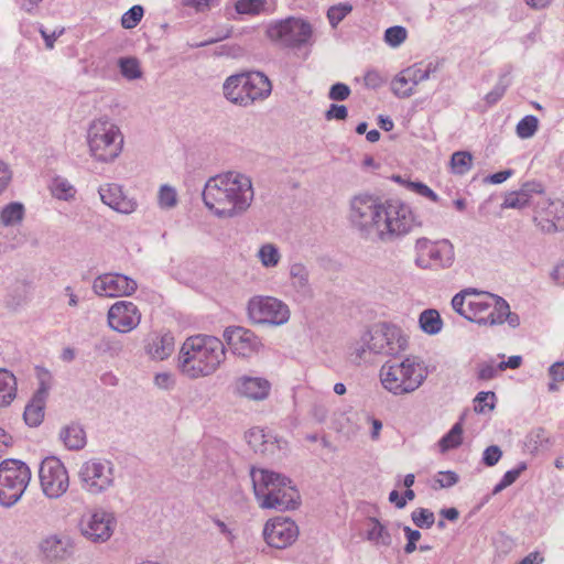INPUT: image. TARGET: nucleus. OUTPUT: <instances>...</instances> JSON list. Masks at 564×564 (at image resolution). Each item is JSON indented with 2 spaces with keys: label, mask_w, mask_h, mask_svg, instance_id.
Wrapping results in <instances>:
<instances>
[{
  "label": "nucleus",
  "mask_w": 564,
  "mask_h": 564,
  "mask_svg": "<svg viewBox=\"0 0 564 564\" xmlns=\"http://www.w3.org/2000/svg\"><path fill=\"white\" fill-rule=\"evenodd\" d=\"M246 437H247L249 445L256 452L259 451L261 453H265L267 448L264 447V445H265L267 441H264L265 435L263 434L262 430H259V429L250 430L247 433Z\"/></svg>",
  "instance_id": "51"
},
{
  "label": "nucleus",
  "mask_w": 564,
  "mask_h": 564,
  "mask_svg": "<svg viewBox=\"0 0 564 564\" xmlns=\"http://www.w3.org/2000/svg\"><path fill=\"white\" fill-rule=\"evenodd\" d=\"M61 440L64 442L65 446L69 449H80L86 444V433L84 429L76 423H72L65 426L61 431Z\"/></svg>",
  "instance_id": "30"
},
{
  "label": "nucleus",
  "mask_w": 564,
  "mask_h": 564,
  "mask_svg": "<svg viewBox=\"0 0 564 564\" xmlns=\"http://www.w3.org/2000/svg\"><path fill=\"white\" fill-rule=\"evenodd\" d=\"M268 37L285 47H299L312 36L311 24L297 18H286L271 23L267 29Z\"/></svg>",
  "instance_id": "14"
},
{
  "label": "nucleus",
  "mask_w": 564,
  "mask_h": 564,
  "mask_svg": "<svg viewBox=\"0 0 564 564\" xmlns=\"http://www.w3.org/2000/svg\"><path fill=\"white\" fill-rule=\"evenodd\" d=\"M438 69V63L430 62L426 65L423 63H416L404 69V75L408 76V80H412L414 86H417L420 83L427 80L432 73H435Z\"/></svg>",
  "instance_id": "33"
},
{
  "label": "nucleus",
  "mask_w": 564,
  "mask_h": 564,
  "mask_svg": "<svg viewBox=\"0 0 564 564\" xmlns=\"http://www.w3.org/2000/svg\"><path fill=\"white\" fill-rule=\"evenodd\" d=\"M247 313L252 324L271 327L284 325L291 317L289 305L282 300L269 295L252 296L248 301Z\"/></svg>",
  "instance_id": "12"
},
{
  "label": "nucleus",
  "mask_w": 564,
  "mask_h": 564,
  "mask_svg": "<svg viewBox=\"0 0 564 564\" xmlns=\"http://www.w3.org/2000/svg\"><path fill=\"white\" fill-rule=\"evenodd\" d=\"M40 485L50 499L61 498L69 487V476L64 464L56 457H46L39 469Z\"/></svg>",
  "instance_id": "15"
},
{
  "label": "nucleus",
  "mask_w": 564,
  "mask_h": 564,
  "mask_svg": "<svg viewBox=\"0 0 564 564\" xmlns=\"http://www.w3.org/2000/svg\"><path fill=\"white\" fill-rule=\"evenodd\" d=\"M250 476L254 496L262 509L285 511L300 505V494L285 476L256 468L251 469Z\"/></svg>",
  "instance_id": "4"
},
{
  "label": "nucleus",
  "mask_w": 564,
  "mask_h": 564,
  "mask_svg": "<svg viewBox=\"0 0 564 564\" xmlns=\"http://www.w3.org/2000/svg\"><path fill=\"white\" fill-rule=\"evenodd\" d=\"M116 524V517L112 512L98 509L82 519L80 532L93 543H105L113 534Z\"/></svg>",
  "instance_id": "16"
},
{
  "label": "nucleus",
  "mask_w": 564,
  "mask_h": 564,
  "mask_svg": "<svg viewBox=\"0 0 564 564\" xmlns=\"http://www.w3.org/2000/svg\"><path fill=\"white\" fill-rule=\"evenodd\" d=\"M362 345L356 348L359 359H366L367 352L395 356L408 347V339L402 335L399 327L393 325H381L361 337Z\"/></svg>",
  "instance_id": "9"
},
{
  "label": "nucleus",
  "mask_w": 564,
  "mask_h": 564,
  "mask_svg": "<svg viewBox=\"0 0 564 564\" xmlns=\"http://www.w3.org/2000/svg\"><path fill=\"white\" fill-rule=\"evenodd\" d=\"M352 10V7L349 3H339L333 6L327 11V18L333 28H336L347 14H349Z\"/></svg>",
  "instance_id": "47"
},
{
  "label": "nucleus",
  "mask_w": 564,
  "mask_h": 564,
  "mask_svg": "<svg viewBox=\"0 0 564 564\" xmlns=\"http://www.w3.org/2000/svg\"><path fill=\"white\" fill-rule=\"evenodd\" d=\"M267 0H238L235 9L239 14L257 15L265 11Z\"/></svg>",
  "instance_id": "43"
},
{
  "label": "nucleus",
  "mask_w": 564,
  "mask_h": 564,
  "mask_svg": "<svg viewBox=\"0 0 564 564\" xmlns=\"http://www.w3.org/2000/svg\"><path fill=\"white\" fill-rule=\"evenodd\" d=\"M411 519L416 527L426 529L431 528L435 521L434 513L424 508L415 509L411 514Z\"/></svg>",
  "instance_id": "50"
},
{
  "label": "nucleus",
  "mask_w": 564,
  "mask_h": 564,
  "mask_svg": "<svg viewBox=\"0 0 564 564\" xmlns=\"http://www.w3.org/2000/svg\"><path fill=\"white\" fill-rule=\"evenodd\" d=\"M40 549L46 558L62 561L70 555L72 543L66 536L50 535L41 542Z\"/></svg>",
  "instance_id": "27"
},
{
  "label": "nucleus",
  "mask_w": 564,
  "mask_h": 564,
  "mask_svg": "<svg viewBox=\"0 0 564 564\" xmlns=\"http://www.w3.org/2000/svg\"><path fill=\"white\" fill-rule=\"evenodd\" d=\"M137 282L120 273H105L97 276L93 283L94 292L99 296H129L135 292Z\"/></svg>",
  "instance_id": "19"
},
{
  "label": "nucleus",
  "mask_w": 564,
  "mask_h": 564,
  "mask_svg": "<svg viewBox=\"0 0 564 564\" xmlns=\"http://www.w3.org/2000/svg\"><path fill=\"white\" fill-rule=\"evenodd\" d=\"M495 398L496 395L494 392H479L475 398V411L482 413L486 408L492 410L495 408Z\"/></svg>",
  "instance_id": "52"
},
{
  "label": "nucleus",
  "mask_w": 564,
  "mask_h": 564,
  "mask_svg": "<svg viewBox=\"0 0 564 564\" xmlns=\"http://www.w3.org/2000/svg\"><path fill=\"white\" fill-rule=\"evenodd\" d=\"M224 337L235 355L250 357L262 348L261 339L250 329L234 326L224 332Z\"/></svg>",
  "instance_id": "21"
},
{
  "label": "nucleus",
  "mask_w": 564,
  "mask_h": 564,
  "mask_svg": "<svg viewBox=\"0 0 564 564\" xmlns=\"http://www.w3.org/2000/svg\"><path fill=\"white\" fill-rule=\"evenodd\" d=\"M32 284L28 281H18L10 291L8 306L15 308L26 303L30 299Z\"/></svg>",
  "instance_id": "35"
},
{
  "label": "nucleus",
  "mask_w": 564,
  "mask_h": 564,
  "mask_svg": "<svg viewBox=\"0 0 564 564\" xmlns=\"http://www.w3.org/2000/svg\"><path fill=\"white\" fill-rule=\"evenodd\" d=\"M98 193L101 202L118 213L132 214L138 207L137 200L126 195L122 186L118 184H104L99 187Z\"/></svg>",
  "instance_id": "23"
},
{
  "label": "nucleus",
  "mask_w": 564,
  "mask_h": 564,
  "mask_svg": "<svg viewBox=\"0 0 564 564\" xmlns=\"http://www.w3.org/2000/svg\"><path fill=\"white\" fill-rule=\"evenodd\" d=\"M24 216V206L21 203L12 202L6 205L0 212V223L3 226H13L20 223Z\"/></svg>",
  "instance_id": "36"
},
{
  "label": "nucleus",
  "mask_w": 564,
  "mask_h": 564,
  "mask_svg": "<svg viewBox=\"0 0 564 564\" xmlns=\"http://www.w3.org/2000/svg\"><path fill=\"white\" fill-rule=\"evenodd\" d=\"M411 186L414 188V191L424 197L430 198L433 202H438V196L435 194L429 186H426L423 183H412Z\"/></svg>",
  "instance_id": "63"
},
{
  "label": "nucleus",
  "mask_w": 564,
  "mask_h": 564,
  "mask_svg": "<svg viewBox=\"0 0 564 564\" xmlns=\"http://www.w3.org/2000/svg\"><path fill=\"white\" fill-rule=\"evenodd\" d=\"M429 369L419 357L408 356L402 361H387L379 371L382 387L393 395L416 391L426 380Z\"/></svg>",
  "instance_id": "7"
},
{
  "label": "nucleus",
  "mask_w": 564,
  "mask_h": 564,
  "mask_svg": "<svg viewBox=\"0 0 564 564\" xmlns=\"http://www.w3.org/2000/svg\"><path fill=\"white\" fill-rule=\"evenodd\" d=\"M226 360L224 343L209 335L188 337L178 354V370L189 379L214 375Z\"/></svg>",
  "instance_id": "3"
},
{
  "label": "nucleus",
  "mask_w": 564,
  "mask_h": 564,
  "mask_svg": "<svg viewBox=\"0 0 564 564\" xmlns=\"http://www.w3.org/2000/svg\"><path fill=\"white\" fill-rule=\"evenodd\" d=\"M121 75L128 80H134L142 77L140 62L135 57H121L118 61Z\"/></svg>",
  "instance_id": "39"
},
{
  "label": "nucleus",
  "mask_w": 564,
  "mask_h": 564,
  "mask_svg": "<svg viewBox=\"0 0 564 564\" xmlns=\"http://www.w3.org/2000/svg\"><path fill=\"white\" fill-rule=\"evenodd\" d=\"M263 536L270 546L285 549L296 541L299 528L292 519L276 517L265 523Z\"/></svg>",
  "instance_id": "18"
},
{
  "label": "nucleus",
  "mask_w": 564,
  "mask_h": 564,
  "mask_svg": "<svg viewBox=\"0 0 564 564\" xmlns=\"http://www.w3.org/2000/svg\"><path fill=\"white\" fill-rule=\"evenodd\" d=\"M178 203L176 189L167 184L160 187L158 204L162 209H172Z\"/></svg>",
  "instance_id": "44"
},
{
  "label": "nucleus",
  "mask_w": 564,
  "mask_h": 564,
  "mask_svg": "<svg viewBox=\"0 0 564 564\" xmlns=\"http://www.w3.org/2000/svg\"><path fill=\"white\" fill-rule=\"evenodd\" d=\"M12 176L13 173L10 166L0 160V196L8 189L12 181Z\"/></svg>",
  "instance_id": "58"
},
{
  "label": "nucleus",
  "mask_w": 564,
  "mask_h": 564,
  "mask_svg": "<svg viewBox=\"0 0 564 564\" xmlns=\"http://www.w3.org/2000/svg\"><path fill=\"white\" fill-rule=\"evenodd\" d=\"M257 258L263 268L273 269L281 262L282 254L274 243L267 242L260 246Z\"/></svg>",
  "instance_id": "32"
},
{
  "label": "nucleus",
  "mask_w": 564,
  "mask_h": 564,
  "mask_svg": "<svg viewBox=\"0 0 564 564\" xmlns=\"http://www.w3.org/2000/svg\"><path fill=\"white\" fill-rule=\"evenodd\" d=\"M86 143L88 153L95 162L111 164L123 151L124 135L112 119L101 116L89 122Z\"/></svg>",
  "instance_id": "6"
},
{
  "label": "nucleus",
  "mask_w": 564,
  "mask_h": 564,
  "mask_svg": "<svg viewBox=\"0 0 564 564\" xmlns=\"http://www.w3.org/2000/svg\"><path fill=\"white\" fill-rule=\"evenodd\" d=\"M51 192L54 197L63 200H68L74 198L76 189L67 180L56 177L52 182Z\"/></svg>",
  "instance_id": "42"
},
{
  "label": "nucleus",
  "mask_w": 564,
  "mask_h": 564,
  "mask_svg": "<svg viewBox=\"0 0 564 564\" xmlns=\"http://www.w3.org/2000/svg\"><path fill=\"white\" fill-rule=\"evenodd\" d=\"M224 96L240 107H249L264 100L272 91L270 79L260 72H247L229 76L223 85Z\"/></svg>",
  "instance_id": "8"
},
{
  "label": "nucleus",
  "mask_w": 564,
  "mask_h": 564,
  "mask_svg": "<svg viewBox=\"0 0 564 564\" xmlns=\"http://www.w3.org/2000/svg\"><path fill=\"white\" fill-rule=\"evenodd\" d=\"M107 318L111 329L118 333H129L140 324L141 313L132 302L118 301L110 306Z\"/></svg>",
  "instance_id": "20"
},
{
  "label": "nucleus",
  "mask_w": 564,
  "mask_h": 564,
  "mask_svg": "<svg viewBox=\"0 0 564 564\" xmlns=\"http://www.w3.org/2000/svg\"><path fill=\"white\" fill-rule=\"evenodd\" d=\"M473 166V155L468 151H457L452 154L451 169L454 174L464 175Z\"/></svg>",
  "instance_id": "38"
},
{
  "label": "nucleus",
  "mask_w": 564,
  "mask_h": 564,
  "mask_svg": "<svg viewBox=\"0 0 564 564\" xmlns=\"http://www.w3.org/2000/svg\"><path fill=\"white\" fill-rule=\"evenodd\" d=\"M463 442V425L460 422L456 423L451 431L445 434L438 442L442 453L458 447Z\"/></svg>",
  "instance_id": "37"
},
{
  "label": "nucleus",
  "mask_w": 564,
  "mask_h": 564,
  "mask_svg": "<svg viewBox=\"0 0 564 564\" xmlns=\"http://www.w3.org/2000/svg\"><path fill=\"white\" fill-rule=\"evenodd\" d=\"M421 329L429 335H436L442 330L443 321L436 310L429 308L423 311L419 317Z\"/></svg>",
  "instance_id": "34"
},
{
  "label": "nucleus",
  "mask_w": 564,
  "mask_h": 564,
  "mask_svg": "<svg viewBox=\"0 0 564 564\" xmlns=\"http://www.w3.org/2000/svg\"><path fill=\"white\" fill-rule=\"evenodd\" d=\"M202 196L206 208L217 218L231 219L247 213L253 202L254 191L248 175L230 171L209 177Z\"/></svg>",
  "instance_id": "1"
},
{
  "label": "nucleus",
  "mask_w": 564,
  "mask_h": 564,
  "mask_svg": "<svg viewBox=\"0 0 564 564\" xmlns=\"http://www.w3.org/2000/svg\"><path fill=\"white\" fill-rule=\"evenodd\" d=\"M235 387L240 397L254 401L265 400L271 390V383L262 377H239L236 380Z\"/></svg>",
  "instance_id": "26"
},
{
  "label": "nucleus",
  "mask_w": 564,
  "mask_h": 564,
  "mask_svg": "<svg viewBox=\"0 0 564 564\" xmlns=\"http://www.w3.org/2000/svg\"><path fill=\"white\" fill-rule=\"evenodd\" d=\"M348 116L347 107L344 105L332 104L328 110L325 112L327 120H345Z\"/></svg>",
  "instance_id": "59"
},
{
  "label": "nucleus",
  "mask_w": 564,
  "mask_h": 564,
  "mask_svg": "<svg viewBox=\"0 0 564 564\" xmlns=\"http://www.w3.org/2000/svg\"><path fill=\"white\" fill-rule=\"evenodd\" d=\"M452 307L459 315L480 325H500L508 313V303L502 297L466 289L454 295Z\"/></svg>",
  "instance_id": "5"
},
{
  "label": "nucleus",
  "mask_w": 564,
  "mask_h": 564,
  "mask_svg": "<svg viewBox=\"0 0 564 564\" xmlns=\"http://www.w3.org/2000/svg\"><path fill=\"white\" fill-rule=\"evenodd\" d=\"M367 540L376 545L389 546L392 543L391 534L388 529L376 518L369 519V529Z\"/></svg>",
  "instance_id": "31"
},
{
  "label": "nucleus",
  "mask_w": 564,
  "mask_h": 564,
  "mask_svg": "<svg viewBox=\"0 0 564 564\" xmlns=\"http://www.w3.org/2000/svg\"><path fill=\"white\" fill-rule=\"evenodd\" d=\"M289 283L294 295L300 300H310L314 296L311 282V272L307 265L301 261L291 262L289 265Z\"/></svg>",
  "instance_id": "24"
},
{
  "label": "nucleus",
  "mask_w": 564,
  "mask_h": 564,
  "mask_svg": "<svg viewBox=\"0 0 564 564\" xmlns=\"http://www.w3.org/2000/svg\"><path fill=\"white\" fill-rule=\"evenodd\" d=\"M414 248L416 252L414 262L420 269H448L454 263V246L447 239L432 242L427 238H419Z\"/></svg>",
  "instance_id": "13"
},
{
  "label": "nucleus",
  "mask_w": 564,
  "mask_h": 564,
  "mask_svg": "<svg viewBox=\"0 0 564 564\" xmlns=\"http://www.w3.org/2000/svg\"><path fill=\"white\" fill-rule=\"evenodd\" d=\"M364 83L366 87L377 89L386 83V78L376 69H370L365 74Z\"/></svg>",
  "instance_id": "56"
},
{
  "label": "nucleus",
  "mask_w": 564,
  "mask_h": 564,
  "mask_svg": "<svg viewBox=\"0 0 564 564\" xmlns=\"http://www.w3.org/2000/svg\"><path fill=\"white\" fill-rule=\"evenodd\" d=\"M378 197L361 193L351 197L349 202L348 220L354 230L361 237L367 223L376 207Z\"/></svg>",
  "instance_id": "22"
},
{
  "label": "nucleus",
  "mask_w": 564,
  "mask_h": 564,
  "mask_svg": "<svg viewBox=\"0 0 564 564\" xmlns=\"http://www.w3.org/2000/svg\"><path fill=\"white\" fill-rule=\"evenodd\" d=\"M538 226L547 234L564 230V202L552 200L535 216Z\"/></svg>",
  "instance_id": "25"
},
{
  "label": "nucleus",
  "mask_w": 564,
  "mask_h": 564,
  "mask_svg": "<svg viewBox=\"0 0 564 564\" xmlns=\"http://www.w3.org/2000/svg\"><path fill=\"white\" fill-rule=\"evenodd\" d=\"M143 8L141 6H133L121 17V25L124 29L135 28L143 17Z\"/></svg>",
  "instance_id": "48"
},
{
  "label": "nucleus",
  "mask_w": 564,
  "mask_h": 564,
  "mask_svg": "<svg viewBox=\"0 0 564 564\" xmlns=\"http://www.w3.org/2000/svg\"><path fill=\"white\" fill-rule=\"evenodd\" d=\"M538 126L539 120L535 116H525L517 124V134L521 139L531 138L536 132Z\"/></svg>",
  "instance_id": "45"
},
{
  "label": "nucleus",
  "mask_w": 564,
  "mask_h": 564,
  "mask_svg": "<svg viewBox=\"0 0 564 564\" xmlns=\"http://www.w3.org/2000/svg\"><path fill=\"white\" fill-rule=\"evenodd\" d=\"M420 226L421 221L409 205L400 199L382 202L379 198L361 238L383 243L394 242Z\"/></svg>",
  "instance_id": "2"
},
{
  "label": "nucleus",
  "mask_w": 564,
  "mask_h": 564,
  "mask_svg": "<svg viewBox=\"0 0 564 564\" xmlns=\"http://www.w3.org/2000/svg\"><path fill=\"white\" fill-rule=\"evenodd\" d=\"M36 378L39 380V388L34 393L31 401L26 404L23 416L29 426H39L44 419L45 402L48 391L52 387V373L43 368L36 367Z\"/></svg>",
  "instance_id": "17"
},
{
  "label": "nucleus",
  "mask_w": 564,
  "mask_h": 564,
  "mask_svg": "<svg viewBox=\"0 0 564 564\" xmlns=\"http://www.w3.org/2000/svg\"><path fill=\"white\" fill-rule=\"evenodd\" d=\"M154 384L162 390H171L175 386V377L171 372H160L154 377Z\"/></svg>",
  "instance_id": "57"
},
{
  "label": "nucleus",
  "mask_w": 564,
  "mask_h": 564,
  "mask_svg": "<svg viewBox=\"0 0 564 564\" xmlns=\"http://www.w3.org/2000/svg\"><path fill=\"white\" fill-rule=\"evenodd\" d=\"M174 347V336L171 333H165L150 338L147 345V352L154 360H164L173 354Z\"/></svg>",
  "instance_id": "28"
},
{
  "label": "nucleus",
  "mask_w": 564,
  "mask_h": 564,
  "mask_svg": "<svg viewBox=\"0 0 564 564\" xmlns=\"http://www.w3.org/2000/svg\"><path fill=\"white\" fill-rule=\"evenodd\" d=\"M549 442L546 432L542 427L531 431L525 437V446L530 453L536 452Z\"/></svg>",
  "instance_id": "46"
},
{
  "label": "nucleus",
  "mask_w": 564,
  "mask_h": 564,
  "mask_svg": "<svg viewBox=\"0 0 564 564\" xmlns=\"http://www.w3.org/2000/svg\"><path fill=\"white\" fill-rule=\"evenodd\" d=\"M350 93L351 90L348 85L336 83L330 87L328 98L334 101H343L349 97Z\"/></svg>",
  "instance_id": "54"
},
{
  "label": "nucleus",
  "mask_w": 564,
  "mask_h": 564,
  "mask_svg": "<svg viewBox=\"0 0 564 564\" xmlns=\"http://www.w3.org/2000/svg\"><path fill=\"white\" fill-rule=\"evenodd\" d=\"M441 478L437 479L440 487L448 488L458 482V475L455 471L446 470L440 473Z\"/></svg>",
  "instance_id": "61"
},
{
  "label": "nucleus",
  "mask_w": 564,
  "mask_h": 564,
  "mask_svg": "<svg viewBox=\"0 0 564 564\" xmlns=\"http://www.w3.org/2000/svg\"><path fill=\"white\" fill-rule=\"evenodd\" d=\"M477 369V378L484 381L494 379L501 371L498 364L495 365L494 362H481Z\"/></svg>",
  "instance_id": "53"
},
{
  "label": "nucleus",
  "mask_w": 564,
  "mask_h": 564,
  "mask_svg": "<svg viewBox=\"0 0 564 564\" xmlns=\"http://www.w3.org/2000/svg\"><path fill=\"white\" fill-rule=\"evenodd\" d=\"M506 93V85L502 84V83H499L497 84L491 91H489L486 97H485V100L488 105H494L496 104L498 100H500L502 98V96L505 95Z\"/></svg>",
  "instance_id": "62"
},
{
  "label": "nucleus",
  "mask_w": 564,
  "mask_h": 564,
  "mask_svg": "<svg viewBox=\"0 0 564 564\" xmlns=\"http://www.w3.org/2000/svg\"><path fill=\"white\" fill-rule=\"evenodd\" d=\"M530 199L529 185L525 184L517 192L508 193L503 199L502 207L505 208H522L528 205Z\"/></svg>",
  "instance_id": "40"
},
{
  "label": "nucleus",
  "mask_w": 564,
  "mask_h": 564,
  "mask_svg": "<svg viewBox=\"0 0 564 564\" xmlns=\"http://www.w3.org/2000/svg\"><path fill=\"white\" fill-rule=\"evenodd\" d=\"M78 479L85 492L93 496L101 495L115 486V465L106 458H90L80 465Z\"/></svg>",
  "instance_id": "11"
},
{
  "label": "nucleus",
  "mask_w": 564,
  "mask_h": 564,
  "mask_svg": "<svg viewBox=\"0 0 564 564\" xmlns=\"http://www.w3.org/2000/svg\"><path fill=\"white\" fill-rule=\"evenodd\" d=\"M549 373L552 377L553 381H563L564 380V361H557L553 364Z\"/></svg>",
  "instance_id": "64"
},
{
  "label": "nucleus",
  "mask_w": 564,
  "mask_h": 564,
  "mask_svg": "<svg viewBox=\"0 0 564 564\" xmlns=\"http://www.w3.org/2000/svg\"><path fill=\"white\" fill-rule=\"evenodd\" d=\"M31 480V470L22 460L0 463V506L13 507L23 496Z\"/></svg>",
  "instance_id": "10"
},
{
  "label": "nucleus",
  "mask_w": 564,
  "mask_h": 564,
  "mask_svg": "<svg viewBox=\"0 0 564 564\" xmlns=\"http://www.w3.org/2000/svg\"><path fill=\"white\" fill-rule=\"evenodd\" d=\"M527 468V463L521 462L516 468L508 470L501 479L509 487L519 478L521 473L524 471Z\"/></svg>",
  "instance_id": "60"
},
{
  "label": "nucleus",
  "mask_w": 564,
  "mask_h": 564,
  "mask_svg": "<svg viewBox=\"0 0 564 564\" xmlns=\"http://www.w3.org/2000/svg\"><path fill=\"white\" fill-rule=\"evenodd\" d=\"M406 30L403 26L395 25L388 28L384 32V41L392 47L401 45L406 40Z\"/></svg>",
  "instance_id": "49"
},
{
  "label": "nucleus",
  "mask_w": 564,
  "mask_h": 564,
  "mask_svg": "<svg viewBox=\"0 0 564 564\" xmlns=\"http://www.w3.org/2000/svg\"><path fill=\"white\" fill-rule=\"evenodd\" d=\"M18 382L15 376L8 369L0 368V406H8L15 399Z\"/></svg>",
  "instance_id": "29"
},
{
  "label": "nucleus",
  "mask_w": 564,
  "mask_h": 564,
  "mask_svg": "<svg viewBox=\"0 0 564 564\" xmlns=\"http://www.w3.org/2000/svg\"><path fill=\"white\" fill-rule=\"evenodd\" d=\"M392 91L400 98H408L414 94L415 86L412 80H408L404 69L400 72L391 83Z\"/></svg>",
  "instance_id": "41"
},
{
  "label": "nucleus",
  "mask_w": 564,
  "mask_h": 564,
  "mask_svg": "<svg viewBox=\"0 0 564 564\" xmlns=\"http://www.w3.org/2000/svg\"><path fill=\"white\" fill-rule=\"evenodd\" d=\"M501 456L502 451L500 447L497 445H490L484 451L482 463L488 467H492L500 460Z\"/></svg>",
  "instance_id": "55"
}]
</instances>
